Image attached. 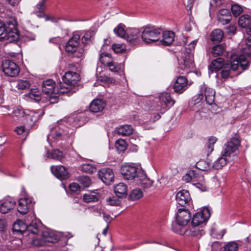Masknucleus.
I'll return each mask as SVG.
<instances>
[{"label":"nucleus","mask_w":251,"mask_h":251,"mask_svg":"<svg viewBox=\"0 0 251 251\" xmlns=\"http://www.w3.org/2000/svg\"><path fill=\"white\" fill-rule=\"evenodd\" d=\"M174 232H176L182 235L191 236L199 238L204 234V230L201 226L193 225L189 227L187 229L181 227V229L177 230L172 227Z\"/></svg>","instance_id":"11"},{"label":"nucleus","mask_w":251,"mask_h":251,"mask_svg":"<svg viewBox=\"0 0 251 251\" xmlns=\"http://www.w3.org/2000/svg\"><path fill=\"white\" fill-rule=\"evenodd\" d=\"M201 89H204V95L206 102L209 105L213 104L215 98L214 91L210 88L206 87L205 85H203V86L201 87Z\"/></svg>","instance_id":"34"},{"label":"nucleus","mask_w":251,"mask_h":251,"mask_svg":"<svg viewBox=\"0 0 251 251\" xmlns=\"http://www.w3.org/2000/svg\"><path fill=\"white\" fill-rule=\"evenodd\" d=\"M226 30L228 34H234L236 32V27L234 25H230L226 27Z\"/></svg>","instance_id":"64"},{"label":"nucleus","mask_w":251,"mask_h":251,"mask_svg":"<svg viewBox=\"0 0 251 251\" xmlns=\"http://www.w3.org/2000/svg\"><path fill=\"white\" fill-rule=\"evenodd\" d=\"M21 38L19 31L13 24H5L0 20V40H5L6 43H18Z\"/></svg>","instance_id":"4"},{"label":"nucleus","mask_w":251,"mask_h":251,"mask_svg":"<svg viewBox=\"0 0 251 251\" xmlns=\"http://www.w3.org/2000/svg\"><path fill=\"white\" fill-rule=\"evenodd\" d=\"M48 157L63 162L65 159L64 154L61 151L58 150H53L50 152L48 151Z\"/></svg>","instance_id":"36"},{"label":"nucleus","mask_w":251,"mask_h":251,"mask_svg":"<svg viewBox=\"0 0 251 251\" xmlns=\"http://www.w3.org/2000/svg\"><path fill=\"white\" fill-rule=\"evenodd\" d=\"M143 193L139 188L134 189L129 194V199L132 201H137L142 198Z\"/></svg>","instance_id":"43"},{"label":"nucleus","mask_w":251,"mask_h":251,"mask_svg":"<svg viewBox=\"0 0 251 251\" xmlns=\"http://www.w3.org/2000/svg\"><path fill=\"white\" fill-rule=\"evenodd\" d=\"M15 201L11 198L5 200L0 205V212L3 214L8 213L15 206Z\"/></svg>","instance_id":"29"},{"label":"nucleus","mask_w":251,"mask_h":251,"mask_svg":"<svg viewBox=\"0 0 251 251\" xmlns=\"http://www.w3.org/2000/svg\"><path fill=\"white\" fill-rule=\"evenodd\" d=\"M224 60L221 57L213 60L209 68L212 71H218L221 69L224 66Z\"/></svg>","instance_id":"37"},{"label":"nucleus","mask_w":251,"mask_h":251,"mask_svg":"<svg viewBox=\"0 0 251 251\" xmlns=\"http://www.w3.org/2000/svg\"><path fill=\"white\" fill-rule=\"evenodd\" d=\"M42 116L38 112L33 111H27L25 119L27 123L30 126H32Z\"/></svg>","instance_id":"31"},{"label":"nucleus","mask_w":251,"mask_h":251,"mask_svg":"<svg viewBox=\"0 0 251 251\" xmlns=\"http://www.w3.org/2000/svg\"><path fill=\"white\" fill-rule=\"evenodd\" d=\"M251 23V17L248 15H243L240 16L238 20V25L242 28H247Z\"/></svg>","instance_id":"40"},{"label":"nucleus","mask_w":251,"mask_h":251,"mask_svg":"<svg viewBox=\"0 0 251 251\" xmlns=\"http://www.w3.org/2000/svg\"><path fill=\"white\" fill-rule=\"evenodd\" d=\"M112 49L116 53H121L126 50V46L123 44H114L112 45Z\"/></svg>","instance_id":"52"},{"label":"nucleus","mask_w":251,"mask_h":251,"mask_svg":"<svg viewBox=\"0 0 251 251\" xmlns=\"http://www.w3.org/2000/svg\"><path fill=\"white\" fill-rule=\"evenodd\" d=\"M224 2V0H211L210 6L213 7H218L222 5Z\"/></svg>","instance_id":"63"},{"label":"nucleus","mask_w":251,"mask_h":251,"mask_svg":"<svg viewBox=\"0 0 251 251\" xmlns=\"http://www.w3.org/2000/svg\"><path fill=\"white\" fill-rule=\"evenodd\" d=\"M218 21L223 25L228 24L232 19L230 12L227 9L220 10L217 14Z\"/></svg>","instance_id":"22"},{"label":"nucleus","mask_w":251,"mask_h":251,"mask_svg":"<svg viewBox=\"0 0 251 251\" xmlns=\"http://www.w3.org/2000/svg\"><path fill=\"white\" fill-rule=\"evenodd\" d=\"M42 235L44 241L51 243L59 242L62 246L67 245L68 239L73 236L69 232H60L54 234L47 231L42 232Z\"/></svg>","instance_id":"7"},{"label":"nucleus","mask_w":251,"mask_h":251,"mask_svg":"<svg viewBox=\"0 0 251 251\" xmlns=\"http://www.w3.org/2000/svg\"><path fill=\"white\" fill-rule=\"evenodd\" d=\"M79 76L77 73L73 71L66 72L62 76L63 83H60L56 86L57 93L70 96L75 93L77 90L75 85L79 81Z\"/></svg>","instance_id":"2"},{"label":"nucleus","mask_w":251,"mask_h":251,"mask_svg":"<svg viewBox=\"0 0 251 251\" xmlns=\"http://www.w3.org/2000/svg\"><path fill=\"white\" fill-rule=\"evenodd\" d=\"M161 36V30L154 26H147L142 31L141 38L143 41L150 44L158 41Z\"/></svg>","instance_id":"8"},{"label":"nucleus","mask_w":251,"mask_h":251,"mask_svg":"<svg viewBox=\"0 0 251 251\" xmlns=\"http://www.w3.org/2000/svg\"><path fill=\"white\" fill-rule=\"evenodd\" d=\"M83 50H76L74 52L69 53V55H72V58H76L77 59H81L83 56Z\"/></svg>","instance_id":"60"},{"label":"nucleus","mask_w":251,"mask_h":251,"mask_svg":"<svg viewBox=\"0 0 251 251\" xmlns=\"http://www.w3.org/2000/svg\"><path fill=\"white\" fill-rule=\"evenodd\" d=\"M196 166L200 170L206 171L210 169L211 163L208 160H201L196 163Z\"/></svg>","instance_id":"44"},{"label":"nucleus","mask_w":251,"mask_h":251,"mask_svg":"<svg viewBox=\"0 0 251 251\" xmlns=\"http://www.w3.org/2000/svg\"><path fill=\"white\" fill-rule=\"evenodd\" d=\"M110 41L108 39L104 40V44L101 48V53L100 55V63L104 66L110 69V54L105 51L106 48L109 46Z\"/></svg>","instance_id":"18"},{"label":"nucleus","mask_w":251,"mask_h":251,"mask_svg":"<svg viewBox=\"0 0 251 251\" xmlns=\"http://www.w3.org/2000/svg\"><path fill=\"white\" fill-rule=\"evenodd\" d=\"M115 131L119 135L129 136L133 133V128L131 125H125L117 127Z\"/></svg>","instance_id":"30"},{"label":"nucleus","mask_w":251,"mask_h":251,"mask_svg":"<svg viewBox=\"0 0 251 251\" xmlns=\"http://www.w3.org/2000/svg\"><path fill=\"white\" fill-rule=\"evenodd\" d=\"M159 103L161 107L164 109L165 107H170L174 104V101L172 99L170 94L167 92H164L159 97Z\"/></svg>","instance_id":"25"},{"label":"nucleus","mask_w":251,"mask_h":251,"mask_svg":"<svg viewBox=\"0 0 251 251\" xmlns=\"http://www.w3.org/2000/svg\"><path fill=\"white\" fill-rule=\"evenodd\" d=\"M210 216V210L207 207H204L201 211L196 213L192 219L193 225L200 226L205 222Z\"/></svg>","instance_id":"15"},{"label":"nucleus","mask_w":251,"mask_h":251,"mask_svg":"<svg viewBox=\"0 0 251 251\" xmlns=\"http://www.w3.org/2000/svg\"><path fill=\"white\" fill-rule=\"evenodd\" d=\"M197 41H191L188 47L186 48V53H184L182 56V60L179 64L178 68V73L180 74L184 75L190 72V69L194 66L193 55L192 52L195 49Z\"/></svg>","instance_id":"5"},{"label":"nucleus","mask_w":251,"mask_h":251,"mask_svg":"<svg viewBox=\"0 0 251 251\" xmlns=\"http://www.w3.org/2000/svg\"><path fill=\"white\" fill-rule=\"evenodd\" d=\"M231 11L234 16H239L243 11L242 8L238 4H233L231 6Z\"/></svg>","instance_id":"57"},{"label":"nucleus","mask_w":251,"mask_h":251,"mask_svg":"<svg viewBox=\"0 0 251 251\" xmlns=\"http://www.w3.org/2000/svg\"><path fill=\"white\" fill-rule=\"evenodd\" d=\"M2 68V71L5 75L9 76L15 77L20 72V69L18 66L10 60L8 59L3 61Z\"/></svg>","instance_id":"12"},{"label":"nucleus","mask_w":251,"mask_h":251,"mask_svg":"<svg viewBox=\"0 0 251 251\" xmlns=\"http://www.w3.org/2000/svg\"><path fill=\"white\" fill-rule=\"evenodd\" d=\"M225 51V48L222 45H218L212 48L211 53L214 57L220 56L223 54Z\"/></svg>","instance_id":"48"},{"label":"nucleus","mask_w":251,"mask_h":251,"mask_svg":"<svg viewBox=\"0 0 251 251\" xmlns=\"http://www.w3.org/2000/svg\"><path fill=\"white\" fill-rule=\"evenodd\" d=\"M75 129L70 128L66 120L57 121L55 126L50 128V133L49 136L55 140L67 139L74 138Z\"/></svg>","instance_id":"3"},{"label":"nucleus","mask_w":251,"mask_h":251,"mask_svg":"<svg viewBox=\"0 0 251 251\" xmlns=\"http://www.w3.org/2000/svg\"><path fill=\"white\" fill-rule=\"evenodd\" d=\"M188 82L185 76H178L174 86V90L176 92L182 93L187 88Z\"/></svg>","instance_id":"26"},{"label":"nucleus","mask_w":251,"mask_h":251,"mask_svg":"<svg viewBox=\"0 0 251 251\" xmlns=\"http://www.w3.org/2000/svg\"><path fill=\"white\" fill-rule=\"evenodd\" d=\"M200 175L196 171L190 170L186 174V177H189V179H191L194 184Z\"/></svg>","instance_id":"55"},{"label":"nucleus","mask_w":251,"mask_h":251,"mask_svg":"<svg viewBox=\"0 0 251 251\" xmlns=\"http://www.w3.org/2000/svg\"><path fill=\"white\" fill-rule=\"evenodd\" d=\"M240 145V141L238 138H231L225 145L222 154L224 156L227 157L235 156L238 153V148Z\"/></svg>","instance_id":"9"},{"label":"nucleus","mask_w":251,"mask_h":251,"mask_svg":"<svg viewBox=\"0 0 251 251\" xmlns=\"http://www.w3.org/2000/svg\"><path fill=\"white\" fill-rule=\"evenodd\" d=\"M226 157V156H224L223 155L219 157L214 162L212 166L213 168L216 170L222 169L229 161V159H227Z\"/></svg>","instance_id":"39"},{"label":"nucleus","mask_w":251,"mask_h":251,"mask_svg":"<svg viewBox=\"0 0 251 251\" xmlns=\"http://www.w3.org/2000/svg\"><path fill=\"white\" fill-rule=\"evenodd\" d=\"M42 87V92L46 94L52 93L55 87V82L52 79H47L43 82Z\"/></svg>","instance_id":"32"},{"label":"nucleus","mask_w":251,"mask_h":251,"mask_svg":"<svg viewBox=\"0 0 251 251\" xmlns=\"http://www.w3.org/2000/svg\"><path fill=\"white\" fill-rule=\"evenodd\" d=\"M175 34L171 31H164L162 34V39L160 41L163 46L170 45L174 40Z\"/></svg>","instance_id":"33"},{"label":"nucleus","mask_w":251,"mask_h":251,"mask_svg":"<svg viewBox=\"0 0 251 251\" xmlns=\"http://www.w3.org/2000/svg\"><path fill=\"white\" fill-rule=\"evenodd\" d=\"M99 198V195L94 193L85 194L83 196L84 201L87 203L97 201Z\"/></svg>","instance_id":"46"},{"label":"nucleus","mask_w":251,"mask_h":251,"mask_svg":"<svg viewBox=\"0 0 251 251\" xmlns=\"http://www.w3.org/2000/svg\"><path fill=\"white\" fill-rule=\"evenodd\" d=\"M115 146L118 151L123 152L126 150L127 144L125 140L120 139L116 141Z\"/></svg>","instance_id":"49"},{"label":"nucleus","mask_w":251,"mask_h":251,"mask_svg":"<svg viewBox=\"0 0 251 251\" xmlns=\"http://www.w3.org/2000/svg\"><path fill=\"white\" fill-rule=\"evenodd\" d=\"M30 85L27 80H20L18 81L16 87L18 89L24 90L28 88Z\"/></svg>","instance_id":"54"},{"label":"nucleus","mask_w":251,"mask_h":251,"mask_svg":"<svg viewBox=\"0 0 251 251\" xmlns=\"http://www.w3.org/2000/svg\"><path fill=\"white\" fill-rule=\"evenodd\" d=\"M78 181L85 187H88L91 184V180L89 177L82 176L79 177Z\"/></svg>","instance_id":"53"},{"label":"nucleus","mask_w":251,"mask_h":251,"mask_svg":"<svg viewBox=\"0 0 251 251\" xmlns=\"http://www.w3.org/2000/svg\"><path fill=\"white\" fill-rule=\"evenodd\" d=\"M224 36V33L222 30L216 29L214 30L211 33L210 39L212 41L220 42Z\"/></svg>","instance_id":"42"},{"label":"nucleus","mask_w":251,"mask_h":251,"mask_svg":"<svg viewBox=\"0 0 251 251\" xmlns=\"http://www.w3.org/2000/svg\"><path fill=\"white\" fill-rule=\"evenodd\" d=\"M80 38V36L79 34H74L66 43L65 47V51L68 53L76 51L79 43Z\"/></svg>","instance_id":"20"},{"label":"nucleus","mask_w":251,"mask_h":251,"mask_svg":"<svg viewBox=\"0 0 251 251\" xmlns=\"http://www.w3.org/2000/svg\"><path fill=\"white\" fill-rule=\"evenodd\" d=\"M25 223L22 220H18L15 222L13 226V231L15 233H20L24 236H29L30 234L38 235L40 233V229L38 225L35 221L32 220L31 222L28 224L25 220Z\"/></svg>","instance_id":"6"},{"label":"nucleus","mask_w":251,"mask_h":251,"mask_svg":"<svg viewBox=\"0 0 251 251\" xmlns=\"http://www.w3.org/2000/svg\"><path fill=\"white\" fill-rule=\"evenodd\" d=\"M111 72H113L112 76L111 75V83H118L119 80L124 78V75L121 70V65L111 61Z\"/></svg>","instance_id":"17"},{"label":"nucleus","mask_w":251,"mask_h":251,"mask_svg":"<svg viewBox=\"0 0 251 251\" xmlns=\"http://www.w3.org/2000/svg\"><path fill=\"white\" fill-rule=\"evenodd\" d=\"M32 205L31 200L28 198H21L19 200L17 210L23 215L25 214Z\"/></svg>","instance_id":"23"},{"label":"nucleus","mask_w":251,"mask_h":251,"mask_svg":"<svg viewBox=\"0 0 251 251\" xmlns=\"http://www.w3.org/2000/svg\"><path fill=\"white\" fill-rule=\"evenodd\" d=\"M81 170L85 173L92 174L96 172V165L92 163H84L81 166Z\"/></svg>","instance_id":"45"},{"label":"nucleus","mask_w":251,"mask_h":251,"mask_svg":"<svg viewBox=\"0 0 251 251\" xmlns=\"http://www.w3.org/2000/svg\"><path fill=\"white\" fill-rule=\"evenodd\" d=\"M249 65V61L246 60V57L244 54L233 53L231 54L229 62L225 64L221 69V77L226 80L229 77L234 75L233 73L237 70L239 65L243 70H245L248 68Z\"/></svg>","instance_id":"1"},{"label":"nucleus","mask_w":251,"mask_h":251,"mask_svg":"<svg viewBox=\"0 0 251 251\" xmlns=\"http://www.w3.org/2000/svg\"><path fill=\"white\" fill-rule=\"evenodd\" d=\"M175 218L176 224L184 227L189 222L191 215L188 210L184 208H179L176 213Z\"/></svg>","instance_id":"13"},{"label":"nucleus","mask_w":251,"mask_h":251,"mask_svg":"<svg viewBox=\"0 0 251 251\" xmlns=\"http://www.w3.org/2000/svg\"><path fill=\"white\" fill-rule=\"evenodd\" d=\"M114 191L118 198H125L127 193V186L123 182L119 183L114 187Z\"/></svg>","instance_id":"28"},{"label":"nucleus","mask_w":251,"mask_h":251,"mask_svg":"<svg viewBox=\"0 0 251 251\" xmlns=\"http://www.w3.org/2000/svg\"><path fill=\"white\" fill-rule=\"evenodd\" d=\"M176 200L178 203L182 206L190 201L191 197L187 190H182L179 191L176 195Z\"/></svg>","instance_id":"24"},{"label":"nucleus","mask_w":251,"mask_h":251,"mask_svg":"<svg viewBox=\"0 0 251 251\" xmlns=\"http://www.w3.org/2000/svg\"><path fill=\"white\" fill-rule=\"evenodd\" d=\"M136 183L144 189H154L156 185L153 184V181L147 176L144 171H140L136 179Z\"/></svg>","instance_id":"14"},{"label":"nucleus","mask_w":251,"mask_h":251,"mask_svg":"<svg viewBox=\"0 0 251 251\" xmlns=\"http://www.w3.org/2000/svg\"><path fill=\"white\" fill-rule=\"evenodd\" d=\"M98 175L101 180L105 184H110V169L102 168L98 172Z\"/></svg>","instance_id":"35"},{"label":"nucleus","mask_w":251,"mask_h":251,"mask_svg":"<svg viewBox=\"0 0 251 251\" xmlns=\"http://www.w3.org/2000/svg\"><path fill=\"white\" fill-rule=\"evenodd\" d=\"M46 0H41L37 4L36 6L34 7V13L36 14L39 17H42L41 14H38V13H42L45 10V2Z\"/></svg>","instance_id":"47"},{"label":"nucleus","mask_w":251,"mask_h":251,"mask_svg":"<svg viewBox=\"0 0 251 251\" xmlns=\"http://www.w3.org/2000/svg\"><path fill=\"white\" fill-rule=\"evenodd\" d=\"M194 185H195L198 189H200L201 191H205L207 190V186L205 184V182H196L194 183Z\"/></svg>","instance_id":"62"},{"label":"nucleus","mask_w":251,"mask_h":251,"mask_svg":"<svg viewBox=\"0 0 251 251\" xmlns=\"http://www.w3.org/2000/svg\"><path fill=\"white\" fill-rule=\"evenodd\" d=\"M140 31L138 28H130L127 29V34L126 39L131 44L134 45L140 40Z\"/></svg>","instance_id":"21"},{"label":"nucleus","mask_w":251,"mask_h":251,"mask_svg":"<svg viewBox=\"0 0 251 251\" xmlns=\"http://www.w3.org/2000/svg\"><path fill=\"white\" fill-rule=\"evenodd\" d=\"M94 35L93 31H87L84 32L81 38V41L84 44H87L91 41L92 37Z\"/></svg>","instance_id":"50"},{"label":"nucleus","mask_w":251,"mask_h":251,"mask_svg":"<svg viewBox=\"0 0 251 251\" xmlns=\"http://www.w3.org/2000/svg\"><path fill=\"white\" fill-rule=\"evenodd\" d=\"M142 170L138 169L133 164H126L123 165L121 168V173L124 178L126 180H134Z\"/></svg>","instance_id":"10"},{"label":"nucleus","mask_w":251,"mask_h":251,"mask_svg":"<svg viewBox=\"0 0 251 251\" xmlns=\"http://www.w3.org/2000/svg\"><path fill=\"white\" fill-rule=\"evenodd\" d=\"M105 101L100 99L94 100L90 105V110L93 113L101 111L105 107Z\"/></svg>","instance_id":"27"},{"label":"nucleus","mask_w":251,"mask_h":251,"mask_svg":"<svg viewBox=\"0 0 251 251\" xmlns=\"http://www.w3.org/2000/svg\"><path fill=\"white\" fill-rule=\"evenodd\" d=\"M160 117L161 116L159 114H157L154 115L153 117H152L150 114H149L147 119V120L149 119V121L144 122V127L147 129H150L152 128V124L156 121L158 120Z\"/></svg>","instance_id":"38"},{"label":"nucleus","mask_w":251,"mask_h":251,"mask_svg":"<svg viewBox=\"0 0 251 251\" xmlns=\"http://www.w3.org/2000/svg\"><path fill=\"white\" fill-rule=\"evenodd\" d=\"M217 141V138L215 137H211L208 139V142L207 144L208 155L211 153L213 151L214 145Z\"/></svg>","instance_id":"51"},{"label":"nucleus","mask_w":251,"mask_h":251,"mask_svg":"<svg viewBox=\"0 0 251 251\" xmlns=\"http://www.w3.org/2000/svg\"><path fill=\"white\" fill-rule=\"evenodd\" d=\"M114 33L118 36L126 39L127 34V29H125V25L120 24L113 30Z\"/></svg>","instance_id":"41"},{"label":"nucleus","mask_w":251,"mask_h":251,"mask_svg":"<svg viewBox=\"0 0 251 251\" xmlns=\"http://www.w3.org/2000/svg\"><path fill=\"white\" fill-rule=\"evenodd\" d=\"M238 245L235 242H231L227 243L224 247V250L226 251H236Z\"/></svg>","instance_id":"56"},{"label":"nucleus","mask_w":251,"mask_h":251,"mask_svg":"<svg viewBox=\"0 0 251 251\" xmlns=\"http://www.w3.org/2000/svg\"><path fill=\"white\" fill-rule=\"evenodd\" d=\"M27 111H25L23 109L17 108L14 109L13 112V115L18 118L26 117Z\"/></svg>","instance_id":"58"},{"label":"nucleus","mask_w":251,"mask_h":251,"mask_svg":"<svg viewBox=\"0 0 251 251\" xmlns=\"http://www.w3.org/2000/svg\"><path fill=\"white\" fill-rule=\"evenodd\" d=\"M50 170L53 175L61 180H66L70 177L67 169L63 166H52Z\"/></svg>","instance_id":"16"},{"label":"nucleus","mask_w":251,"mask_h":251,"mask_svg":"<svg viewBox=\"0 0 251 251\" xmlns=\"http://www.w3.org/2000/svg\"><path fill=\"white\" fill-rule=\"evenodd\" d=\"M225 233V231L223 230L221 233H218L217 229L215 228H212L211 229L210 234L211 235L215 238L220 239L222 238Z\"/></svg>","instance_id":"59"},{"label":"nucleus","mask_w":251,"mask_h":251,"mask_svg":"<svg viewBox=\"0 0 251 251\" xmlns=\"http://www.w3.org/2000/svg\"><path fill=\"white\" fill-rule=\"evenodd\" d=\"M64 120H66L69 127L72 128L80 127L84 123L83 117L80 114H73Z\"/></svg>","instance_id":"19"},{"label":"nucleus","mask_w":251,"mask_h":251,"mask_svg":"<svg viewBox=\"0 0 251 251\" xmlns=\"http://www.w3.org/2000/svg\"><path fill=\"white\" fill-rule=\"evenodd\" d=\"M69 188L72 192H76L80 190V187L76 183L73 182L69 185Z\"/></svg>","instance_id":"61"}]
</instances>
